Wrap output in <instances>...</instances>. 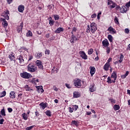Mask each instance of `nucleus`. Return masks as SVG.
Returning a JSON list of instances; mask_svg holds the SVG:
<instances>
[{
    "label": "nucleus",
    "mask_w": 130,
    "mask_h": 130,
    "mask_svg": "<svg viewBox=\"0 0 130 130\" xmlns=\"http://www.w3.org/2000/svg\"><path fill=\"white\" fill-rule=\"evenodd\" d=\"M97 30V24L95 22H92L90 25H88L86 28V33H90L94 34L95 31Z\"/></svg>",
    "instance_id": "nucleus-1"
},
{
    "label": "nucleus",
    "mask_w": 130,
    "mask_h": 130,
    "mask_svg": "<svg viewBox=\"0 0 130 130\" xmlns=\"http://www.w3.org/2000/svg\"><path fill=\"white\" fill-rule=\"evenodd\" d=\"M26 55H19L17 57L16 62H17L18 64H24L25 63V61L27 60V58H26Z\"/></svg>",
    "instance_id": "nucleus-2"
},
{
    "label": "nucleus",
    "mask_w": 130,
    "mask_h": 130,
    "mask_svg": "<svg viewBox=\"0 0 130 130\" xmlns=\"http://www.w3.org/2000/svg\"><path fill=\"white\" fill-rule=\"evenodd\" d=\"M27 71L29 73H35L37 71V67L34 66L33 63H30L27 66Z\"/></svg>",
    "instance_id": "nucleus-3"
},
{
    "label": "nucleus",
    "mask_w": 130,
    "mask_h": 130,
    "mask_svg": "<svg viewBox=\"0 0 130 130\" xmlns=\"http://www.w3.org/2000/svg\"><path fill=\"white\" fill-rule=\"evenodd\" d=\"M73 85H74V86L76 87V88H81V87L82 86V80L79 79H75Z\"/></svg>",
    "instance_id": "nucleus-4"
},
{
    "label": "nucleus",
    "mask_w": 130,
    "mask_h": 130,
    "mask_svg": "<svg viewBox=\"0 0 130 130\" xmlns=\"http://www.w3.org/2000/svg\"><path fill=\"white\" fill-rule=\"evenodd\" d=\"M20 76L23 79H30V78H32V75L26 72L20 73Z\"/></svg>",
    "instance_id": "nucleus-5"
},
{
    "label": "nucleus",
    "mask_w": 130,
    "mask_h": 130,
    "mask_svg": "<svg viewBox=\"0 0 130 130\" xmlns=\"http://www.w3.org/2000/svg\"><path fill=\"white\" fill-rule=\"evenodd\" d=\"M117 10H119L120 13L122 14H124V13H126V11H127V8L124 6L120 7V6H117L116 7Z\"/></svg>",
    "instance_id": "nucleus-6"
},
{
    "label": "nucleus",
    "mask_w": 130,
    "mask_h": 130,
    "mask_svg": "<svg viewBox=\"0 0 130 130\" xmlns=\"http://www.w3.org/2000/svg\"><path fill=\"white\" fill-rule=\"evenodd\" d=\"M37 67H38L40 70H43V63L39 60L36 61Z\"/></svg>",
    "instance_id": "nucleus-7"
},
{
    "label": "nucleus",
    "mask_w": 130,
    "mask_h": 130,
    "mask_svg": "<svg viewBox=\"0 0 130 130\" xmlns=\"http://www.w3.org/2000/svg\"><path fill=\"white\" fill-rule=\"evenodd\" d=\"M8 57L11 61H16V57H15V54L14 53L11 52Z\"/></svg>",
    "instance_id": "nucleus-8"
},
{
    "label": "nucleus",
    "mask_w": 130,
    "mask_h": 130,
    "mask_svg": "<svg viewBox=\"0 0 130 130\" xmlns=\"http://www.w3.org/2000/svg\"><path fill=\"white\" fill-rule=\"evenodd\" d=\"M23 27H24V23L21 22L20 25L18 26L17 27V31L18 33L22 32Z\"/></svg>",
    "instance_id": "nucleus-9"
},
{
    "label": "nucleus",
    "mask_w": 130,
    "mask_h": 130,
    "mask_svg": "<svg viewBox=\"0 0 130 130\" xmlns=\"http://www.w3.org/2000/svg\"><path fill=\"white\" fill-rule=\"evenodd\" d=\"M107 31H109L110 34H116V30L112 26H110L108 28Z\"/></svg>",
    "instance_id": "nucleus-10"
},
{
    "label": "nucleus",
    "mask_w": 130,
    "mask_h": 130,
    "mask_svg": "<svg viewBox=\"0 0 130 130\" xmlns=\"http://www.w3.org/2000/svg\"><path fill=\"white\" fill-rule=\"evenodd\" d=\"M79 54H80V56L83 58V59H87V55H86V53L85 52L80 51Z\"/></svg>",
    "instance_id": "nucleus-11"
},
{
    "label": "nucleus",
    "mask_w": 130,
    "mask_h": 130,
    "mask_svg": "<svg viewBox=\"0 0 130 130\" xmlns=\"http://www.w3.org/2000/svg\"><path fill=\"white\" fill-rule=\"evenodd\" d=\"M102 44L104 47H108L109 46V42L107 39L103 41Z\"/></svg>",
    "instance_id": "nucleus-12"
},
{
    "label": "nucleus",
    "mask_w": 130,
    "mask_h": 130,
    "mask_svg": "<svg viewBox=\"0 0 130 130\" xmlns=\"http://www.w3.org/2000/svg\"><path fill=\"white\" fill-rule=\"evenodd\" d=\"M89 69L90 70V74L91 77H93V75L95 74V72H96V69L94 67H90Z\"/></svg>",
    "instance_id": "nucleus-13"
},
{
    "label": "nucleus",
    "mask_w": 130,
    "mask_h": 130,
    "mask_svg": "<svg viewBox=\"0 0 130 130\" xmlns=\"http://www.w3.org/2000/svg\"><path fill=\"white\" fill-rule=\"evenodd\" d=\"M90 92H93L96 91V87H95V84H92L89 86Z\"/></svg>",
    "instance_id": "nucleus-14"
},
{
    "label": "nucleus",
    "mask_w": 130,
    "mask_h": 130,
    "mask_svg": "<svg viewBox=\"0 0 130 130\" xmlns=\"http://www.w3.org/2000/svg\"><path fill=\"white\" fill-rule=\"evenodd\" d=\"M111 79H114V81H116V79H117V74L116 72L113 71V73L111 76Z\"/></svg>",
    "instance_id": "nucleus-15"
},
{
    "label": "nucleus",
    "mask_w": 130,
    "mask_h": 130,
    "mask_svg": "<svg viewBox=\"0 0 130 130\" xmlns=\"http://www.w3.org/2000/svg\"><path fill=\"white\" fill-rule=\"evenodd\" d=\"M39 106H40L41 108L43 109V110H44L45 108L47 107V103H44V102H42L39 104Z\"/></svg>",
    "instance_id": "nucleus-16"
},
{
    "label": "nucleus",
    "mask_w": 130,
    "mask_h": 130,
    "mask_svg": "<svg viewBox=\"0 0 130 130\" xmlns=\"http://www.w3.org/2000/svg\"><path fill=\"white\" fill-rule=\"evenodd\" d=\"M1 21H3L2 25L4 28H7L8 27V22L6 21V19L2 18Z\"/></svg>",
    "instance_id": "nucleus-17"
},
{
    "label": "nucleus",
    "mask_w": 130,
    "mask_h": 130,
    "mask_svg": "<svg viewBox=\"0 0 130 130\" xmlns=\"http://www.w3.org/2000/svg\"><path fill=\"white\" fill-rule=\"evenodd\" d=\"M64 30V28L62 27H58L56 29V30L55 31V33H56L57 34H59L61 32H63Z\"/></svg>",
    "instance_id": "nucleus-18"
},
{
    "label": "nucleus",
    "mask_w": 130,
    "mask_h": 130,
    "mask_svg": "<svg viewBox=\"0 0 130 130\" xmlns=\"http://www.w3.org/2000/svg\"><path fill=\"white\" fill-rule=\"evenodd\" d=\"M24 9L25 7L23 5H20L18 8V12L20 13H23V12H24Z\"/></svg>",
    "instance_id": "nucleus-19"
},
{
    "label": "nucleus",
    "mask_w": 130,
    "mask_h": 130,
    "mask_svg": "<svg viewBox=\"0 0 130 130\" xmlns=\"http://www.w3.org/2000/svg\"><path fill=\"white\" fill-rule=\"evenodd\" d=\"M109 68H110V63L109 62H107L104 66V70L105 71H108L109 70Z\"/></svg>",
    "instance_id": "nucleus-20"
},
{
    "label": "nucleus",
    "mask_w": 130,
    "mask_h": 130,
    "mask_svg": "<svg viewBox=\"0 0 130 130\" xmlns=\"http://www.w3.org/2000/svg\"><path fill=\"white\" fill-rule=\"evenodd\" d=\"M48 20H49V24L50 26H53L54 25V23H55V21L53 20H52V18L51 17H50Z\"/></svg>",
    "instance_id": "nucleus-21"
},
{
    "label": "nucleus",
    "mask_w": 130,
    "mask_h": 130,
    "mask_svg": "<svg viewBox=\"0 0 130 130\" xmlns=\"http://www.w3.org/2000/svg\"><path fill=\"white\" fill-rule=\"evenodd\" d=\"M107 83H108V84H112V83H115V80H111V77L109 76L107 78Z\"/></svg>",
    "instance_id": "nucleus-22"
},
{
    "label": "nucleus",
    "mask_w": 130,
    "mask_h": 130,
    "mask_svg": "<svg viewBox=\"0 0 130 130\" xmlns=\"http://www.w3.org/2000/svg\"><path fill=\"white\" fill-rule=\"evenodd\" d=\"M80 93L78 91H75L73 93L74 98H78V97H80Z\"/></svg>",
    "instance_id": "nucleus-23"
},
{
    "label": "nucleus",
    "mask_w": 130,
    "mask_h": 130,
    "mask_svg": "<svg viewBox=\"0 0 130 130\" xmlns=\"http://www.w3.org/2000/svg\"><path fill=\"white\" fill-rule=\"evenodd\" d=\"M37 89L39 93H43V92H44V90L42 88V86H37Z\"/></svg>",
    "instance_id": "nucleus-24"
},
{
    "label": "nucleus",
    "mask_w": 130,
    "mask_h": 130,
    "mask_svg": "<svg viewBox=\"0 0 130 130\" xmlns=\"http://www.w3.org/2000/svg\"><path fill=\"white\" fill-rule=\"evenodd\" d=\"M35 56L36 58H40L42 57V53H36Z\"/></svg>",
    "instance_id": "nucleus-25"
},
{
    "label": "nucleus",
    "mask_w": 130,
    "mask_h": 130,
    "mask_svg": "<svg viewBox=\"0 0 130 130\" xmlns=\"http://www.w3.org/2000/svg\"><path fill=\"white\" fill-rule=\"evenodd\" d=\"M10 98H12V99H14L16 98V96L15 95V92L11 91L10 93Z\"/></svg>",
    "instance_id": "nucleus-26"
},
{
    "label": "nucleus",
    "mask_w": 130,
    "mask_h": 130,
    "mask_svg": "<svg viewBox=\"0 0 130 130\" xmlns=\"http://www.w3.org/2000/svg\"><path fill=\"white\" fill-rule=\"evenodd\" d=\"M124 57V56H123V55L122 54H120V56L119 57V59L118 60L119 62L120 63H121V62H122Z\"/></svg>",
    "instance_id": "nucleus-27"
},
{
    "label": "nucleus",
    "mask_w": 130,
    "mask_h": 130,
    "mask_svg": "<svg viewBox=\"0 0 130 130\" xmlns=\"http://www.w3.org/2000/svg\"><path fill=\"white\" fill-rule=\"evenodd\" d=\"M108 39L109 40L110 42H113V37H112V36H111V35H108Z\"/></svg>",
    "instance_id": "nucleus-28"
},
{
    "label": "nucleus",
    "mask_w": 130,
    "mask_h": 130,
    "mask_svg": "<svg viewBox=\"0 0 130 130\" xmlns=\"http://www.w3.org/2000/svg\"><path fill=\"white\" fill-rule=\"evenodd\" d=\"M45 114L47 115V116L50 117L51 116V111H50V110H47L45 112Z\"/></svg>",
    "instance_id": "nucleus-29"
},
{
    "label": "nucleus",
    "mask_w": 130,
    "mask_h": 130,
    "mask_svg": "<svg viewBox=\"0 0 130 130\" xmlns=\"http://www.w3.org/2000/svg\"><path fill=\"white\" fill-rule=\"evenodd\" d=\"M33 34H32V31L29 30L27 33H26V36L27 37H32Z\"/></svg>",
    "instance_id": "nucleus-30"
},
{
    "label": "nucleus",
    "mask_w": 130,
    "mask_h": 130,
    "mask_svg": "<svg viewBox=\"0 0 130 130\" xmlns=\"http://www.w3.org/2000/svg\"><path fill=\"white\" fill-rule=\"evenodd\" d=\"M113 108L114 110H119L120 107H119V105H115Z\"/></svg>",
    "instance_id": "nucleus-31"
},
{
    "label": "nucleus",
    "mask_w": 130,
    "mask_h": 130,
    "mask_svg": "<svg viewBox=\"0 0 130 130\" xmlns=\"http://www.w3.org/2000/svg\"><path fill=\"white\" fill-rule=\"evenodd\" d=\"M24 89H25V91H32V90H33V89H31V88H30V87H29V86H28V85H26L24 87Z\"/></svg>",
    "instance_id": "nucleus-32"
},
{
    "label": "nucleus",
    "mask_w": 130,
    "mask_h": 130,
    "mask_svg": "<svg viewBox=\"0 0 130 130\" xmlns=\"http://www.w3.org/2000/svg\"><path fill=\"white\" fill-rule=\"evenodd\" d=\"M22 115L23 119H24L25 120H27L28 119V115H27L26 113H23Z\"/></svg>",
    "instance_id": "nucleus-33"
},
{
    "label": "nucleus",
    "mask_w": 130,
    "mask_h": 130,
    "mask_svg": "<svg viewBox=\"0 0 130 130\" xmlns=\"http://www.w3.org/2000/svg\"><path fill=\"white\" fill-rule=\"evenodd\" d=\"M109 101H110L112 104H115L116 103V100L113 99H110Z\"/></svg>",
    "instance_id": "nucleus-34"
},
{
    "label": "nucleus",
    "mask_w": 130,
    "mask_h": 130,
    "mask_svg": "<svg viewBox=\"0 0 130 130\" xmlns=\"http://www.w3.org/2000/svg\"><path fill=\"white\" fill-rule=\"evenodd\" d=\"M6 91H3L1 94H0V98H3V97H5L6 96Z\"/></svg>",
    "instance_id": "nucleus-35"
},
{
    "label": "nucleus",
    "mask_w": 130,
    "mask_h": 130,
    "mask_svg": "<svg viewBox=\"0 0 130 130\" xmlns=\"http://www.w3.org/2000/svg\"><path fill=\"white\" fill-rule=\"evenodd\" d=\"M109 7H110V8H111V9H114V8H115V7H116V4L114 3V2L111 5H110Z\"/></svg>",
    "instance_id": "nucleus-36"
},
{
    "label": "nucleus",
    "mask_w": 130,
    "mask_h": 130,
    "mask_svg": "<svg viewBox=\"0 0 130 130\" xmlns=\"http://www.w3.org/2000/svg\"><path fill=\"white\" fill-rule=\"evenodd\" d=\"M72 124H74L76 126H78V125H79V122L76 121L75 120L72 121Z\"/></svg>",
    "instance_id": "nucleus-37"
},
{
    "label": "nucleus",
    "mask_w": 130,
    "mask_h": 130,
    "mask_svg": "<svg viewBox=\"0 0 130 130\" xmlns=\"http://www.w3.org/2000/svg\"><path fill=\"white\" fill-rule=\"evenodd\" d=\"M53 17H54V18L55 19V21H56L57 20H59V15H54Z\"/></svg>",
    "instance_id": "nucleus-38"
},
{
    "label": "nucleus",
    "mask_w": 130,
    "mask_h": 130,
    "mask_svg": "<svg viewBox=\"0 0 130 130\" xmlns=\"http://www.w3.org/2000/svg\"><path fill=\"white\" fill-rule=\"evenodd\" d=\"M1 114L3 116H6V112L5 111V109H3L1 110Z\"/></svg>",
    "instance_id": "nucleus-39"
},
{
    "label": "nucleus",
    "mask_w": 130,
    "mask_h": 130,
    "mask_svg": "<svg viewBox=\"0 0 130 130\" xmlns=\"http://www.w3.org/2000/svg\"><path fill=\"white\" fill-rule=\"evenodd\" d=\"M93 49H90L88 51V54H89V55H91V54H92V53H93Z\"/></svg>",
    "instance_id": "nucleus-40"
},
{
    "label": "nucleus",
    "mask_w": 130,
    "mask_h": 130,
    "mask_svg": "<svg viewBox=\"0 0 130 130\" xmlns=\"http://www.w3.org/2000/svg\"><path fill=\"white\" fill-rule=\"evenodd\" d=\"M73 108H74V110L75 109V111H76V110H78L79 106L78 105H73Z\"/></svg>",
    "instance_id": "nucleus-41"
},
{
    "label": "nucleus",
    "mask_w": 130,
    "mask_h": 130,
    "mask_svg": "<svg viewBox=\"0 0 130 130\" xmlns=\"http://www.w3.org/2000/svg\"><path fill=\"white\" fill-rule=\"evenodd\" d=\"M114 22L116 24H119V22H118V18L117 17H115Z\"/></svg>",
    "instance_id": "nucleus-42"
},
{
    "label": "nucleus",
    "mask_w": 130,
    "mask_h": 130,
    "mask_svg": "<svg viewBox=\"0 0 130 130\" xmlns=\"http://www.w3.org/2000/svg\"><path fill=\"white\" fill-rule=\"evenodd\" d=\"M34 127V125L30 126L26 128V130H31Z\"/></svg>",
    "instance_id": "nucleus-43"
},
{
    "label": "nucleus",
    "mask_w": 130,
    "mask_h": 130,
    "mask_svg": "<svg viewBox=\"0 0 130 130\" xmlns=\"http://www.w3.org/2000/svg\"><path fill=\"white\" fill-rule=\"evenodd\" d=\"M106 52L108 54H109L110 53V48L109 47H107L106 48Z\"/></svg>",
    "instance_id": "nucleus-44"
},
{
    "label": "nucleus",
    "mask_w": 130,
    "mask_h": 130,
    "mask_svg": "<svg viewBox=\"0 0 130 130\" xmlns=\"http://www.w3.org/2000/svg\"><path fill=\"white\" fill-rule=\"evenodd\" d=\"M66 86L67 87V88H68V89H71V88H72V86H71V84H65Z\"/></svg>",
    "instance_id": "nucleus-45"
},
{
    "label": "nucleus",
    "mask_w": 130,
    "mask_h": 130,
    "mask_svg": "<svg viewBox=\"0 0 130 130\" xmlns=\"http://www.w3.org/2000/svg\"><path fill=\"white\" fill-rule=\"evenodd\" d=\"M114 2H112L111 0H108V6H111L112 4H113Z\"/></svg>",
    "instance_id": "nucleus-46"
},
{
    "label": "nucleus",
    "mask_w": 130,
    "mask_h": 130,
    "mask_svg": "<svg viewBox=\"0 0 130 130\" xmlns=\"http://www.w3.org/2000/svg\"><path fill=\"white\" fill-rule=\"evenodd\" d=\"M124 32L126 34H128V33H129V29L128 28H125L124 29Z\"/></svg>",
    "instance_id": "nucleus-47"
},
{
    "label": "nucleus",
    "mask_w": 130,
    "mask_h": 130,
    "mask_svg": "<svg viewBox=\"0 0 130 130\" xmlns=\"http://www.w3.org/2000/svg\"><path fill=\"white\" fill-rule=\"evenodd\" d=\"M69 112H70V113H72V112H74V108L72 107H69Z\"/></svg>",
    "instance_id": "nucleus-48"
},
{
    "label": "nucleus",
    "mask_w": 130,
    "mask_h": 130,
    "mask_svg": "<svg viewBox=\"0 0 130 130\" xmlns=\"http://www.w3.org/2000/svg\"><path fill=\"white\" fill-rule=\"evenodd\" d=\"M71 38L74 40H77V37L75 36V35H72L71 36Z\"/></svg>",
    "instance_id": "nucleus-49"
},
{
    "label": "nucleus",
    "mask_w": 130,
    "mask_h": 130,
    "mask_svg": "<svg viewBox=\"0 0 130 130\" xmlns=\"http://www.w3.org/2000/svg\"><path fill=\"white\" fill-rule=\"evenodd\" d=\"M53 89L54 91H55L56 92H57V91H58V88H57L56 86H53Z\"/></svg>",
    "instance_id": "nucleus-50"
},
{
    "label": "nucleus",
    "mask_w": 130,
    "mask_h": 130,
    "mask_svg": "<svg viewBox=\"0 0 130 130\" xmlns=\"http://www.w3.org/2000/svg\"><path fill=\"white\" fill-rule=\"evenodd\" d=\"M31 82L32 84H36V80L35 78H32L31 80Z\"/></svg>",
    "instance_id": "nucleus-51"
},
{
    "label": "nucleus",
    "mask_w": 130,
    "mask_h": 130,
    "mask_svg": "<svg viewBox=\"0 0 130 130\" xmlns=\"http://www.w3.org/2000/svg\"><path fill=\"white\" fill-rule=\"evenodd\" d=\"M8 111L10 113H11V112H13V109H12L11 108H8Z\"/></svg>",
    "instance_id": "nucleus-52"
},
{
    "label": "nucleus",
    "mask_w": 130,
    "mask_h": 130,
    "mask_svg": "<svg viewBox=\"0 0 130 130\" xmlns=\"http://www.w3.org/2000/svg\"><path fill=\"white\" fill-rule=\"evenodd\" d=\"M126 8H127V9H128V8H129L130 7V1L129 2H128L127 4H126L125 5Z\"/></svg>",
    "instance_id": "nucleus-53"
},
{
    "label": "nucleus",
    "mask_w": 130,
    "mask_h": 130,
    "mask_svg": "<svg viewBox=\"0 0 130 130\" xmlns=\"http://www.w3.org/2000/svg\"><path fill=\"white\" fill-rule=\"evenodd\" d=\"M96 17H97V15L95 13L93 14L92 15H91V18L92 19H94V18H96Z\"/></svg>",
    "instance_id": "nucleus-54"
},
{
    "label": "nucleus",
    "mask_w": 130,
    "mask_h": 130,
    "mask_svg": "<svg viewBox=\"0 0 130 130\" xmlns=\"http://www.w3.org/2000/svg\"><path fill=\"white\" fill-rule=\"evenodd\" d=\"M4 121H5V119H0V124H4Z\"/></svg>",
    "instance_id": "nucleus-55"
},
{
    "label": "nucleus",
    "mask_w": 130,
    "mask_h": 130,
    "mask_svg": "<svg viewBox=\"0 0 130 130\" xmlns=\"http://www.w3.org/2000/svg\"><path fill=\"white\" fill-rule=\"evenodd\" d=\"M8 5H11L13 3V0H7Z\"/></svg>",
    "instance_id": "nucleus-56"
},
{
    "label": "nucleus",
    "mask_w": 130,
    "mask_h": 130,
    "mask_svg": "<svg viewBox=\"0 0 130 130\" xmlns=\"http://www.w3.org/2000/svg\"><path fill=\"white\" fill-rule=\"evenodd\" d=\"M100 15H101V12H99L98 14V16H97V19L98 20H100Z\"/></svg>",
    "instance_id": "nucleus-57"
},
{
    "label": "nucleus",
    "mask_w": 130,
    "mask_h": 130,
    "mask_svg": "<svg viewBox=\"0 0 130 130\" xmlns=\"http://www.w3.org/2000/svg\"><path fill=\"white\" fill-rule=\"evenodd\" d=\"M50 53V51L49 50H46L45 54H49Z\"/></svg>",
    "instance_id": "nucleus-58"
},
{
    "label": "nucleus",
    "mask_w": 130,
    "mask_h": 130,
    "mask_svg": "<svg viewBox=\"0 0 130 130\" xmlns=\"http://www.w3.org/2000/svg\"><path fill=\"white\" fill-rule=\"evenodd\" d=\"M35 114H36V116H37V117H38V116H39V113L37 111L35 112Z\"/></svg>",
    "instance_id": "nucleus-59"
},
{
    "label": "nucleus",
    "mask_w": 130,
    "mask_h": 130,
    "mask_svg": "<svg viewBox=\"0 0 130 130\" xmlns=\"http://www.w3.org/2000/svg\"><path fill=\"white\" fill-rule=\"evenodd\" d=\"M121 78L122 79H125V78H126V76L125 75V74L121 75Z\"/></svg>",
    "instance_id": "nucleus-60"
},
{
    "label": "nucleus",
    "mask_w": 130,
    "mask_h": 130,
    "mask_svg": "<svg viewBox=\"0 0 130 130\" xmlns=\"http://www.w3.org/2000/svg\"><path fill=\"white\" fill-rule=\"evenodd\" d=\"M74 41L75 40H73V39L71 38V39L70 40L71 43H72V44L75 43V42H74Z\"/></svg>",
    "instance_id": "nucleus-61"
},
{
    "label": "nucleus",
    "mask_w": 130,
    "mask_h": 130,
    "mask_svg": "<svg viewBox=\"0 0 130 130\" xmlns=\"http://www.w3.org/2000/svg\"><path fill=\"white\" fill-rule=\"evenodd\" d=\"M112 59V58L111 57L109 58L108 60V62L109 63H110V61H111V60Z\"/></svg>",
    "instance_id": "nucleus-62"
},
{
    "label": "nucleus",
    "mask_w": 130,
    "mask_h": 130,
    "mask_svg": "<svg viewBox=\"0 0 130 130\" xmlns=\"http://www.w3.org/2000/svg\"><path fill=\"white\" fill-rule=\"evenodd\" d=\"M92 114V113L91 112H87L86 113V115H91Z\"/></svg>",
    "instance_id": "nucleus-63"
},
{
    "label": "nucleus",
    "mask_w": 130,
    "mask_h": 130,
    "mask_svg": "<svg viewBox=\"0 0 130 130\" xmlns=\"http://www.w3.org/2000/svg\"><path fill=\"white\" fill-rule=\"evenodd\" d=\"M127 49V50H130V44L129 45H128Z\"/></svg>",
    "instance_id": "nucleus-64"
}]
</instances>
